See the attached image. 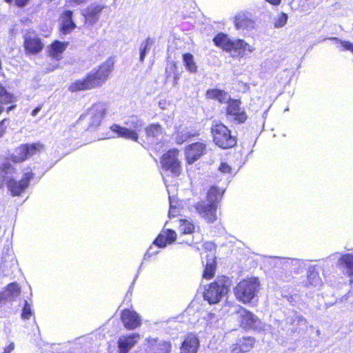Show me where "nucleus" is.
<instances>
[{
    "mask_svg": "<svg viewBox=\"0 0 353 353\" xmlns=\"http://www.w3.org/2000/svg\"><path fill=\"white\" fill-rule=\"evenodd\" d=\"M113 67V59H108L98 70L91 71L85 79L72 83L69 86V90L74 92L101 86L108 79Z\"/></svg>",
    "mask_w": 353,
    "mask_h": 353,
    "instance_id": "obj_1",
    "label": "nucleus"
},
{
    "mask_svg": "<svg viewBox=\"0 0 353 353\" xmlns=\"http://www.w3.org/2000/svg\"><path fill=\"white\" fill-rule=\"evenodd\" d=\"M0 171L2 178L6 181L7 187L12 196H19L28 187L29 181L33 177L31 172L24 173L23 178L17 181L12 176L15 169L6 158L0 159Z\"/></svg>",
    "mask_w": 353,
    "mask_h": 353,
    "instance_id": "obj_2",
    "label": "nucleus"
},
{
    "mask_svg": "<svg viewBox=\"0 0 353 353\" xmlns=\"http://www.w3.org/2000/svg\"><path fill=\"white\" fill-rule=\"evenodd\" d=\"M214 42L216 46L230 52L233 57H243L245 56L246 51L252 52L254 50V48L246 43L244 40H231L224 34H219L216 35L214 39Z\"/></svg>",
    "mask_w": 353,
    "mask_h": 353,
    "instance_id": "obj_3",
    "label": "nucleus"
},
{
    "mask_svg": "<svg viewBox=\"0 0 353 353\" xmlns=\"http://www.w3.org/2000/svg\"><path fill=\"white\" fill-rule=\"evenodd\" d=\"M231 281L225 276H217L216 279L205 287L203 298L210 304L219 303L228 292Z\"/></svg>",
    "mask_w": 353,
    "mask_h": 353,
    "instance_id": "obj_4",
    "label": "nucleus"
},
{
    "mask_svg": "<svg viewBox=\"0 0 353 353\" xmlns=\"http://www.w3.org/2000/svg\"><path fill=\"white\" fill-rule=\"evenodd\" d=\"M260 283L256 278L245 279L234 288L236 298L243 303H250L259 290Z\"/></svg>",
    "mask_w": 353,
    "mask_h": 353,
    "instance_id": "obj_5",
    "label": "nucleus"
},
{
    "mask_svg": "<svg viewBox=\"0 0 353 353\" xmlns=\"http://www.w3.org/2000/svg\"><path fill=\"white\" fill-rule=\"evenodd\" d=\"M213 141L219 148L227 149L236 144V139L231 135L230 130L223 123H215L212 127Z\"/></svg>",
    "mask_w": 353,
    "mask_h": 353,
    "instance_id": "obj_6",
    "label": "nucleus"
},
{
    "mask_svg": "<svg viewBox=\"0 0 353 353\" xmlns=\"http://www.w3.org/2000/svg\"><path fill=\"white\" fill-rule=\"evenodd\" d=\"M43 149L44 145L40 142L23 144L15 149L11 158L14 163H21L40 153Z\"/></svg>",
    "mask_w": 353,
    "mask_h": 353,
    "instance_id": "obj_7",
    "label": "nucleus"
},
{
    "mask_svg": "<svg viewBox=\"0 0 353 353\" xmlns=\"http://www.w3.org/2000/svg\"><path fill=\"white\" fill-rule=\"evenodd\" d=\"M179 150H170L165 154L161 159V165L163 169L170 171L174 176H179L181 173V163L178 159Z\"/></svg>",
    "mask_w": 353,
    "mask_h": 353,
    "instance_id": "obj_8",
    "label": "nucleus"
},
{
    "mask_svg": "<svg viewBox=\"0 0 353 353\" xmlns=\"http://www.w3.org/2000/svg\"><path fill=\"white\" fill-rule=\"evenodd\" d=\"M106 109L105 104L102 103H97L92 105L87 112L90 128H95L101 124Z\"/></svg>",
    "mask_w": 353,
    "mask_h": 353,
    "instance_id": "obj_9",
    "label": "nucleus"
},
{
    "mask_svg": "<svg viewBox=\"0 0 353 353\" xmlns=\"http://www.w3.org/2000/svg\"><path fill=\"white\" fill-rule=\"evenodd\" d=\"M240 319L241 325L245 328H253L256 330H263L264 325L252 313L243 307H240L237 312Z\"/></svg>",
    "mask_w": 353,
    "mask_h": 353,
    "instance_id": "obj_10",
    "label": "nucleus"
},
{
    "mask_svg": "<svg viewBox=\"0 0 353 353\" xmlns=\"http://www.w3.org/2000/svg\"><path fill=\"white\" fill-rule=\"evenodd\" d=\"M23 47L26 54H36L44 48L41 39L34 32H27L24 35Z\"/></svg>",
    "mask_w": 353,
    "mask_h": 353,
    "instance_id": "obj_11",
    "label": "nucleus"
},
{
    "mask_svg": "<svg viewBox=\"0 0 353 353\" xmlns=\"http://www.w3.org/2000/svg\"><path fill=\"white\" fill-rule=\"evenodd\" d=\"M140 340L138 333L123 334L117 340V353H129Z\"/></svg>",
    "mask_w": 353,
    "mask_h": 353,
    "instance_id": "obj_12",
    "label": "nucleus"
},
{
    "mask_svg": "<svg viewBox=\"0 0 353 353\" xmlns=\"http://www.w3.org/2000/svg\"><path fill=\"white\" fill-rule=\"evenodd\" d=\"M195 208L200 216L207 222L213 223L216 220L217 205L216 203L208 201L201 202L197 203Z\"/></svg>",
    "mask_w": 353,
    "mask_h": 353,
    "instance_id": "obj_13",
    "label": "nucleus"
},
{
    "mask_svg": "<svg viewBox=\"0 0 353 353\" xmlns=\"http://www.w3.org/2000/svg\"><path fill=\"white\" fill-rule=\"evenodd\" d=\"M132 125L134 130H130L127 128L121 127L117 124H114L110 127L112 132H116L119 137L128 139L132 141L138 139V134L136 129L141 128L142 123L138 119H133L132 121Z\"/></svg>",
    "mask_w": 353,
    "mask_h": 353,
    "instance_id": "obj_14",
    "label": "nucleus"
},
{
    "mask_svg": "<svg viewBox=\"0 0 353 353\" xmlns=\"http://www.w3.org/2000/svg\"><path fill=\"white\" fill-rule=\"evenodd\" d=\"M121 319L123 326L129 330H133L139 327L141 324V320L139 315L131 310H124L122 311Z\"/></svg>",
    "mask_w": 353,
    "mask_h": 353,
    "instance_id": "obj_15",
    "label": "nucleus"
},
{
    "mask_svg": "<svg viewBox=\"0 0 353 353\" xmlns=\"http://www.w3.org/2000/svg\"><path fill=\"white\" fill-rule=\"evenodd\" d=\"M147 141L152 145L161 143L165 134L164 130L161 125L153 123L145 129Z\"/></svg>",
    "mask_w": 353,
    "mask_h": 353,
    "instance_id": "obj_16",
    "label": "nucleus"
},
{
    "mask_svg": "<svg viewBox=\"0 0 353 353\" xmlns=\"http://www.w3.org/2000/svg\"><path fill=\"white\" fill-rule=\"evenodd\" d=\"M227 114L239 123H243L247 119L245 112L240 107L239 100H229Z\"/></svg>",
    "mask_w": 353,
    "mask_h": 353,
    "instance_id": "obj_17",
    "label": "nucleus"
},
{
    "mask_svg": "<svg viewBox=\"0 0 353 353\" xmlns=\"http://www.w3.org/2000/svg\"><path fill=\"white\" fill-rule=\"evenodd\" d=\"M205 145L203 143H195L188 145L185 149L188 163L192 164L199 159L205 152Z\"/></svg>",
    "mask_w": 353,
    "mask_h": 353,
    "instance_id": "obj_18",
    "label": "nucleus"
},
{
    "mask_svg": "<svg viewBox=\"0 0 353 353\" xmlns=\"http://www.w3.org/2000/svg\"><path fill=\"white\" fill-rule=\"evenodd\" d=\"M205 248H209L210 250V253L206 255V257L209 259H208L207 260L203 276L205 279H209L212 278V276L215 274L216 261L214 252H213V250H214V245L212 243H206Z\"/></svg>",
    "mask_w": 353,
    "mask_h": 353,
    "instance_id": "obj_19",
    "label": "nucleus"
},
{
    "mask_svg": "<svg viewBox=\"0 0 353 353\" xmlns=\"http://www.w3.org/2000/svg\"><path fill=\"white\" fill-rule=\"evenodd\" d=\"M199 347L198 337L193 334H189L182 343L181 353H196Z\"/></svg>",
    "mask_w": 353,
    "mask_h": 353,
    "instance_id": "obj_20",
    "label": "nucleus"
},
{
    "mask_svg": "<svg viewBox=\"0 0 353 353\" xmlns=\"http://www.w3.org/2000/svg\"><path fill=\"white\" fill-rule=\"evenodd\" d=\"M147 343L150 350L154 353H170L171 343L166 341H159L157 339L148 338Z\"/></svg>",
    "mask_w": 353,
    "mask_h": 353,
    "instance_id": "obj_21",
    "label": "nucleus"
},
{
    "mask_svg": "<svg viewBox=\"0 0 353 353\" xmlns=\"http://www.w3.org/2000/svg\"><path fill=\"white\" fill-rule=\"evenodd\" d=\"M21 290L18 284L10 283L7 288L0 294V303L3 301H14L20 294Z\"/></svg>",
    "mask_w": 353,
    "mask_h": 353,
    "instance_id": "obj_22",
    "label": "nucleus"
},
{
    "mask_svg": "<svg viewBox=\"0 0 353 353\" xmlns=\"http://www.w3.org/2000/svg\"><path fill=\"white\" fill-rule=\"evenodd\" d=\"M176 234L172 230L168 229L163 230L157 239L154 240V243L159 248H165L167 243L170 244L176 240Z\"/></svg>",
    "mask_w": 353,
    "mask_h": 353,
    "instance_id": "obj_23",
    "label": "nucleus"
},
{
    "mask_svg": "<svg viewBox=\"0 0 353 353\" xmlns=\"http://www.w3.org/2000/svg\"><path fill=\"white\" fill-rule=\"evenodd\" d=\"M103 8V6L95 3L90 4L84 11L85 21L90 23H95Z\"/></svg>",
    "mask_w": 353,
    "mask_h": 353,
    "instance_id": "obj_24",
    "label": "nucleus"
},
{
    "mask_svg": "<svg viewBox=\"0 0 353 353\" xmlns=\"http://www.w3.org/2000/svg\"><path fill=\"white\" fill-rule=\"evenodd\" d=\"M235 26L237 29H252L254 22L248 13L240 12L234 18Z\"/></svg>",
    "mask_w": 353,
    "mask_h": 353,
    "instance_id": "obj_25",
    "label": "nucleus"
},
{
    "mask_svg": "<svg viewBox=\"0 0 353 353\" xmlns=\"http://www.w3.org/2000/svg\"><path fill=\"white\" fill-rule=\"evenodd\" d=\"M68 45V42H61L57 41L49 47L48 52L50 55L57 60L62 58V53L65 51Z\"/></svg>",
    "mask_w": 353,
    "mask_h": 353,
    "instance_id": "obj_26",
    "label": "nucleus"
},
{
    "mask_svg": "<svg viewBox=\"0 0 353 353\" xmlns=\"http://www.w3.org/2000/svg\"><path fill=\"white\" fill-rule=\"evenodd\" d=\"M72 12L70 10L65 11L62 15V25L61 28V32L66 34L70 33L76 27L73 22Z\"/></svg>",
    "mask_w": 353,
    "mask_h": 353,
    "instance_id": "obj_27",
    "label": "nucleus"
},
{
    "mask_svg": "<svg viewBox=\"0 0 353 353\" xmlns=\"http://www.w3.org/2000/svg\"><path fill=\"white\" fill-rule=\"evenodd\" d=\"M206 96L209 99H216L220 103H227L230 100V95L228 93L217 89L208 90Z\"/></svg>",
    "mask_w": 353,
    "mask_h": 353,
    "instance_id": "obj_28",
    "label": "nucleus"
},
{
    "mask_svg": "<svg viewBox=\"0 0 353 353\" xmlns=\"http://www.w3.org/2000/svg\"><path fill=\"white\" fill-rule=\"evenodd\" d=\"M339 263L344 268L349 276H353V255L347 254L343 255L339 259Z\"/></svg>",
    "mask_w": 353,
    "mask_h": 353,
    "instance_id": "obj_29",
    "label": "nucleus"
},
{
    "mask_svg": "<svg viewBox=\"0 0 353 353\" xmlns=\"http://www.w3.org/2000/svg\"><path fill=\"white\" fill-rule=\"evenodd\" d=\"M183 64L188 71L191 73H195L197 70V66L194 62L193 55L190 53H185L183 55Z\"/></svg>",
    "mask_w": 353,
    "mask_h": 353,
    "instance_id": "obj_30",
    "label": "nucleus"
},
{
    "mask_svg": "<svg viewBox=\"0 0 353 353\" xmlns=\"http://www.w3.org/2000/svg\"><path fill=\"white\" fill-rule=\"evenodd\" d=\"M223 192V190H221L216 187H212L208 191L207 201L214 203L217 205V203L222 196Z\"/></svg>",
    "mask_w": 353,
    "mask_h": 353,
    "instance_id": "obj_31",
    "label": "nucleus"
},
{
    "mask_svg": "<svg viewBox=\"0 0 353 353\" xmlns=\"http://www.w3.org/2000/svg\"><path fill=\"white\" fill-rule=\"evenodd\" d=\"M179 232L182 234H192L194 231V225L187 220H180Z\"/></svg>",
    "mask_w": 353,
    "mask_h": 353,
    "instance_id": "obj_32",
    "label": "nucleus"
},
{
    "mask_svg": "<svg viewBox=\"0 0 353 353\" xmlns=\"http://www.w3.org/2000/svg\"><path fill=\"white\" fill-rule=\"evenodd\" d=\"M154 43V40L151 38H148L143 41L140 46V61L143 62L147 52L150 50L151 46Z\"/></svg>",
    "mask_w": 353,
    "mask_h": 353,
    "instance_id": "obj_33",
    "label": "nucleus"
},
{
    "mask_svg": "<svg viewBox=\"0 0 353 353\" xmlns=\"http://www.w3.org/2000/svg\"><path fill=\"white\" fill-rule=\"evenodd\" d=\"M15 101L14 97L8 92L3 88H0V102L2 104H8Z\"/></svg>",
    "mask_w": 353,
    "mask_h": 353,
    "instance_id": "obj_34",
    "label": "nucleus"
},
{
    "mask_svg": "<svg viewBox=\"0 0 353 353\" xmlns=\"http://www.w3.org/2000/svg\"><path fill=\"white\" fill-rule=\"evenodd\" d=\"M254 343L255 340L253 338L248 337L240 341L238 344L245 353L249 352L254 347Z\"/></svg>",
    "mask_w": 353,
    "mask_h": 353,
    "instance_id": "obj_35",
    "label": "nucleus"
},
{
    "mask_svg": "<svg viewBox=\"0 0 353 353\" xmlns=\"http://www.w3.org/2000/svg\"><path fill=\"white\" fill-rule=\"evenodd\" d=\"M332 40L336 41V46L341 50H350L353 52V43L346 41H341L336 37L330 38Z\"/></svg>",
    "mask_w": 353,
    "mask_h": 353,
    "instance_id": "obj_36",
    "label": "nucleus"
},
{
    "mask_svg": "<svg viewBox=\"0 0 353 353\" xmlns=\"http://www.w3.org/2000/svg\"><path fill=\"white\" fill-rule=\"evenodd\" d=\"M168 192L169 194V200H170V210H169V217H174L176 214L179 212V208L176 205V202L174 200V196L170 195V190H168Z\"/></svg>",
    "mask_w": 353,
    "mask_h": 353,
    "instance_id": "obj_37",
    "label": "nucleus"
},
{
    "mask_svg": "<svg viewBox=\"0 0 353 353\" xmlns=\"http://www.w3.org/2000/svg\"><path fill=\"white\" fill-rule=\"evenodd\" d=\"M32 312L31 305L27 301H26L25 303H24L23 308V311L21 313V318L23 319H29L30 317L32 316Z\"/></svg>",
    "mask_w": 353,
    "mask_h": 353,
    "instance_id": "obj_38",
    "label": "nucleus"
},
{
    "mask_svg": "<svg viewBox=\"0 0 353 353\" xmlns=\"http://www.w3.org/2000/svg\"><path fill=\"white\" fill-rule=\"evenodd\" d=\"M288 20V15L285 13H281L278 18L275 20L274 27L281 28L285 25Z\"/></svg>",
    "mask_w": 353,
    "mask_h": 353,
    "instance_id": "obj_39",
    "label": "nucleus"
},
{
    "mask_svg": "<svg viewBox=\"0 0 353 353\" xmlns=\"http://www.w3.org/2000/svg\"><path fill=\"white\" fill-rule=\"evenodd\" d=\"M5 1L8 3H12V2L14 1L15 5L19 7L25 6L29 1V0H5Z\"/></svg>",
    "mask_w": 353,
    "mask_h": 353,
    "instance_id": "obj_40",
    "label": "nucleus"
},
{
    "mask_svg": "<svg viewBox=\"0 0 353 353\" xmlns=\"http://www.w3.org/2000/svg\"><path fill=\"white\" fill-rule=\"evenodd\" d=\"M219 170L223 173H229L231 170V168L227 163H222L219 167Z\"/></svg>",
    "mask_w": 353,
    "mask_h": 353,
    "instance_id": "obj_41",
    "label": "nucleus"
},
{
    "mask_svg": "<svg viewBox=\"0 0 353 353\" xmlns=\"http://www.w3.org/2000/svg\"><path fill=\"white\" fill-rule=\"evenodd\" d=\"M6 123H7L6 119H3L0 122V138L4 134L6 130Z\"/></svg>",
    "mask_w": 353,
    "mask_h": 353,
    "instance_id": "obj_42",
    "label": "nucleus"
},
{
    "mask_svg": "<svg viewBox=\"0 0 353 353\" xmlns=\"http://www.w3.org/2000/svg\"><path fill=\"white\" fill-rule=\"evenodd\" d=\"M230 353H244L241 348V347L239 345L238 343L234 344L232 346V350Z\"/></svg>",
    "mask_w": 353,
    "mask_h": 353,
    "instance_id": "obj_43",
    "label": "nucleus"
},
{
    "mask_svg": "<svg viewBox=\"0 0 353 353\" xmlns=\"http://www.w3.org/2000/svg\"><path fill=\"white\" fill-rule=\"evenodd\" d=\"M14 349V343H10V345L4 349L3 353H10Z\"/></svg>",
    "mask_w": 353,
    "mask_h": 353,
    "instance_id": "obj_44",
    "label": "nucleus"
},
{
    "mask_svg": "<svg viewBox=\"0 0 353 353\" xmlns=\"http://www.w3.org/2000/svg\"><path fill=\"white\" fill-rule=\"evenodd\" d=\"M85 1H86V0H67V2L71 3H74L77 5H79L81 3H85Z\"/></svg>",
    "mask_w": 353,
    "mask_h": 353,
    "instance_id": "obj_45",
    "label": "nucleus"
},
{
    "mask_svg": "<svg viewBox=\"0 0 353 353\" xmlns=\"http://www.w3.org/2000/svg\"><path fill=\"white\" fill-rule=\"evenodd\" d=\"M156 253H157V251H152V247L151 246L148 249V250L147 251V253H146L145 256L148 255V256H151V255H152L154 254H156Z\"/></svg>",
    "mask_w": 353,
    "mask_h": 353,
    "instance_id": "obj_46",
    "label": "nucleus"
},
{
    "mask_svg": "<svg viewBox=\"0 0 353 353\" xmlns=\"http://www.w3.org/2000/svg\"><path fill=\"white\" fill-rule=\"evenodd\" d=\"M40 110H41L40 107L36 108L34 110H32V112L31 113L32 116L35 117Z\"/></svg>",
    "mask_w": 353,
    "mask_h": 353,
    "instance_id": "obj_47",
    "label": "nucleus"
},
{
    "mask_svg": "<svg viewBox=\"0 0 353 353\" xmlns=\"http://www.w3.org/2000/svg\"><path fill=\"white\" fill-rule=\"evenodd\" d=\"M265 1L273 4V5H279L281 3V0H265Z\"/></svg>",
    "mask_w": 353,
    "mask_h": 353,
    "instance_id": "obj_48",
    "label": "nucleus"
},
{
    "mask_svg": "<svg viewBox=\"0 0 353 353\" xmlns=\"http://www.w3.org/2000/svg\"><path fill=\"white\" fill-rule=\"evenodd\" d=\"M14 105H11L7 108V112H9L10 111L12 110L14 108Z\"/></svg>",
    "mask_w": 353,
    "mask_h": 353,
    "instance_id": "obj_49",
    "label": "nucleus"
},
{
    "mask_svg": "<svg viewBox=\"0 0 353 353\" xmlns=\"http://www.w3.org/2000/svg\"><path fill=\"white\" fill-rule=\"evenodd\" d=\"M320 283H321L320 281H319V279H318L316 281H315L314 285H317L320 284Z\"/></svg>",
    "mask_w": 353,
    "mask_h": 353,
    "instance_id": "obj_50",
    "label": "nucleus"
},
{
    "mask_svg": "<svg viewBox=\"0 0 353 353\" xmlns=\"http://www.w3.org/2000/svg\"><path fill=\"white\" fill-rule=\"evenodd\" d=\"M176 141H177V143H183V140H180V139H179L177 138V139H176Z\"/></svg>",
    "mask_w": 353,
    "mask_h": 353,
    "instance_id": "obj_51",
    "label": "nucleus"
}]
</instances>
